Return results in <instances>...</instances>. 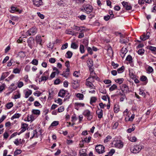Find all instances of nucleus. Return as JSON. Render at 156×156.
<instances>
[{"label": "nucleus", "mask_w": 156, "mask_h": 156, "mask_svg": "<svg viewBox=\"0 0 156 156\" xmlns=\"http://www.w3.org/2000/svg\"><path fill=\"white\" fill-rule=\"evenodd\" d=\"M83 43L85 46H87L88 44V40L87 39L84 40L83 41Z\"/></svg>", "instance_id": "e2e57ef3"}, {"label": "nucleus", "mask_w": 156, "mask_h": 156, "mask_svg": "<svg viewBox=\"0 0 156 156\" xmlns=\"http://www.w3.org/2000/svg\"><path fill=\"white\" fill-rule=\"evenodd\" d=\"M83 7V8L82 9V11L83 12L87 14H90L92 12L89 16L90 18H92L94 16V13L92 12L93 8L91 5L88 4H84Z\"/></svg>", "instance_id": "f257e3e1"}, {"label": "nucleus", "mask_w": 156, "mask_h": 156, "mask_svg": "<svg viewBox=\"0 0 156 156\" xmlns=\"http://www.w3.org/2000/svg\"><path fill=\"white\" fill-rule=\"evenodd\" d=\"M123 78H120L117 79L115 80V82L117 83H119V84H121L123 82Z\"/></svg>", "instance_id": "69168bd1"}, {"label": "nucleus", "mask_w": 156, "mask_h": 156, "mask_svg": "<svg viewBox=\"0 0 156 156\" xmlns=\"http://www.w3.org/2000/svg\"><path fill=\"white\" fill-rule=\"evenodd\" d=\"M13 103L12 102L8 103L6 104V107L8 109H10L13 106Z\"/></svg>", "instance_id": "ea45409f"}, {"label": "nucleus", "mask_w": 156, "mask_h": 156, "mask_svg": "<svg viewBox=\"0 0 156 156\" xmlns=\"http://www.w3.org/2000/svg\"><path fill=\"white\" fill-rule=\"evenodd\" d=\"M81 28H84V26L78 27L76 26H74L73 28L76 31H81Z\"/></svg>", "instance_id": "c756f323"}, {"label": "nucleus", "mask_w": 156, "mask_h": 156, "mask_svg": "<svg viewBox=\"0 0 156 156\" xmlns=\"http://www.w3.org/2000/svg\"><path fill=\"white\" fill-rule=\"evenodd\" d=\"M107 51L109 54H113V51H112V48L111 46L109 47L108 49H107Z\"/></svg>", "instance_id": "0e129e2a"}, {"label": "nucleus", "mask_w": 156, "mask_h": 156, "mask_svg": "<svg viewBox=\"0 0 156 156\" xmlns=\"http://www.w3.org/2000/svg\"><path fill=\"white\" fill-rule=\"evenodd\" d=\"M105 147L101 144L98 145L95 147V150L99 154L104 153L105 152Z\"/></svg>", "instance_id": "7ed1b4c3"}, {"label": "nucleus", "mask_w": 156, "mask_h": 156, "mask_svg": "<svg viewBox=\"0 0 156 156\" xmlns=\"http://www.w3.org/2000/svg\"><path fill=\"white\" fill-rule=\"evenodd\" d=\"M86 86L88 87H89L91 89H95V87L93 84L92 83H90L88 81H87L86 82Z\"/></svg>", "instance_id": "6ab92c4d"}, {"label": "nucleus", "mask_w": 156, "mask_h": 156, "mask_svg": "<svg viewBox=\"0 0 156 156\" xmlns=\"http://www.w3.org/2000/svg\"><path fill=\"white\" fill-rule=\"evenodd\" d=\"M31 63L34 65L37 66L38 63V60L37 59H33Z\"/></svg>", "instance_id": "8fccbe9b"}, {"label": "nucleus", "mask_w": 156, "mask_h": 156, "mask_svg": "<svg viewBox=\"0 0 156 156\" xmlns=\"http://www.w3.org/2000/svg\"><path fill=\"white\" fill-rule=\"evenodd\" d=\"M20 70L17 68L14 69L13 70V72L15 74L19 73L20 72Z\"/></svg>", "instance_id": "bf43d9fd"}, {"label": "nucleus", "mask_w": 156, "mask_h": 156, "mask_svg": "<svg viewBox=\"0 0 156 156\" xmlns=\"http://www.w3.org/2000/svg\"><path fill=\"white\" fill-rule=\"evenodd\" d=\"M145 51L144 49H139L138 51V53L140 55H143L144 52Z\"/></svg>", "instance_id": "4d7b16f0"}, {"label": "nucleus", "mask_w": 156, "mask_h": 156, "mask_svg": "<svg viewBox=\"0 0 156 156\" xmlns=\"http://www.w3.org/2000/svg\"><path fill=\"white\" fill-rule=\"evenodd\" d=\"M66 94H67V95L64 99V101L68 100L70 98V95H69V93L67 92H66Z\"/></svg>", "instance_id": "5fc2aeb1"}, {"label": "nucleus", "mask_w": 156, "mask_h": 156, "mask_svg": "<svg viewBox=\"0 0 156 156\" xmlns=\"http://www.w3.org/2000/svg\"><path fill=\"white\" fill-rule=\"evenodd\" d=\"M97 100V98L96 97H92L90 98V103L91 105L92 104V103H95L96 101Z\"/></svg>", "instance_id": "a19ab883"}, {"label": "nucleus", "mask_w": 156, "mask_h": 156, "mask_svg": "<svg viewBox=\"0 0 156 156\" xmlns=\"http://www.w3.org/2000/svg\"><path fill=\"white\" fill-rule=\"evenodd\" d=\"M80 81L78 80H73L72 81V87L73 89H76L79 86Z\"/></svg>", "instance_id": "9d476101"}, {"label": "nucleus", "mask_w": 156, "mask_h": 156, "mask_svg": "<svg viewBox=\"0 0 156 156\" xmlns=\"http://www.w3.org/2000/svg\"><path fill=\"white\" fill-rule=\"evenodd\" d=\"M124 69V66H122L121 67L117 69V71L118 73H121L123 71Z\"/></svg>", "instance_id": "864d4df0"}, {"label": "nucleus", "mask_w": 156, "mask_h": 156, "mask_svg": "<svg viewBox=\"0 0 156 156\" xmlns=\"http://www.w3.org/2000/svg\"><path fill=\"white\" fill-rule=\"evenodd\" d=\"M17 87L15 86L14 84H12L9 87V93H12L13 91L15 90L16 89Z\"/></svg>", "instance_id": "f3484780"}, {"label": "nucleus", "mask_w": 156, "mask_h": 156, "mask_svg": "<svg viewBox=\"0 0 156 156\" xmlns=\"http://www.w3.org/2000/svg\"><path fill=\"white\" fill-rule=\"evenodd\" d=\"M48 75L47 76H41L39 80V81L40 82H41L43 81H46L48 79Z\"/></svg>", "instance_id": "aec40b11"}, {"label": "nucleus", "mask_w": 156, "mask_h": 156, "mask_svg": "<svg viewBox=\"0 0 156 156\" xmlns=\"http://www.w3.org/2000/svg\"><path fill=\"white\" fill-rule=\"evenodd\" d=\"M78 47V45L76 44L75 42H72L71 45V48L73 49H76Z\"/></svg>", "instance_id": "bb28decb"}, {"label": "nucleus", "mask_w": 156, "mask_h": 156, "mask_svg": "<svg viewBox=\"0 0 156 156\" xmlns=\"http://www.w3.org/2000/svg\"><path fill=\"white\" fill-rule=\"evenodd\" d=\"M114 112L115 113H118L119 111V107L118 104H115L114 107Z\"/></svg>", "instance_id": "4be33fe9"}, {"label": "nucleus", "mask_w": 156, "mask_h": 156, "mask_svg": "<svg viewBox=\"0 0 156 156\" xmlns=\"http://www.w3.org/2000/svg\"><path fill=\"white\" fill-rule=\"evenodd\" d=\"M127 51L128 50L126 48H123L121 50V53H122V54H126V53L127 52Z\"/></svg>", "instance_id": "3c124183"}, {"label": "nucleus", "mask_w": 156, "mask_h": 156, "mask_svg": "<svg viewBox=\"0 0 156 156\" xmlns=\"http://www.w3.org/2000/svg\"><path fill=\"white\" fill-rule=\"evenodd\" d=\"M66 92H67V91L65 90L64 89L61 90L58 92V96L62 98H64Z\"/></svg>", "instance_id": "ddd939ff"}, {"label": "nucleus", "mask_w": 156, "mask_h": 156, "mask_svg": "<svg viewBox=\"0 0 156 156\" xmlns=\"http://www.w3.org/2000/svg\"><path fill=\"white\" fill-rule=\"evenodd\" d=\"M25 55V52L23 51L19 52L18 54V56L20 58H24Z\"/></svg>", "instance_id": "5701e85b"}, {"label": "nucleus", "mask_w": 156, "mask_h": 156, "mask_svg": "<svg viewBox=\"0 0 156 156\" xmlns=\"http://www.w3.org/2000/svg\"><path fill=\"white\" fill-rule=\"evenodd\" d=\"M64 110V108L63 107L61 106L59 108H58V112H61L63 111Z\"/></svg>", "instance_id": "774afa93"}, {"label": "nucleus", "mask_w": 156, "mask_h": 156, "mask_svg": "<svg viewBox=\"0 0 156 156\" xmlns=\"http://www.w3.org/2000/svg\"><path fill=\"white\" fill-rule=\"evenodd\" d=\"M32 93V91L28 89V90L26 91L25 93V97L26 98H27L29 95H30Z\"/></svg>", "instance_id": "a878e982"}, {"label": "nucleus", "mask_w": 156, "mask_h": 156, "mask_svg": "<svg viewBox=\"0 0 156 156\" xmlns=\"http://www.w3.org/2000/svg\"><path fill=\"white\" fill-rule=\"evenodd\" d=\"M72 52L70 51H68L66 53V57L67 58H70L72 57Z\"/></svg>", "instance_id": "cd10ccee"}, {"label": "nucleus", "mask_w": 156, "mask_h": 156, "mask_svg": "<svg viewBox=\"0 0 156 156\" xmlns=\"http://www.w3.org/2000/svg\"><path fill=\"white\" fill-rule=\"evenodd\" d=\"M122 91H123L125 93H126L129 91V88L127 85L125 84H123L121 88Z\"/></svg>", "instance_id": "4468645a"}, {"label": "nucleus", "mask_w": 156, "mask_h": 156, "mask_svg": "<svg viewBox=\"0 0 156 156\" xmlns=\"http://www.w3.org/2000/svg\"><path fill=\"white\" fill-rule=\"evenodd\" d=\"M60 82V80L59 79H57L54 81V84L55 85H57L59 84Z\"/></svg>", "instance_id": "338daca9"}, {"label": "nucleus", "mask_w": 156, "mask_h": 156, "mask_svg": "<svg viewBox=\"0 0 156 156\" xmlns=\"http://www.w3.org/2000/svg\"><path fill=\"white\" fill-rule=\"evenodd\" d=\"M142 148V145H135L134 147H131L130 150L131 152L136 154L139 153Z\"/></svg>", "instance_id": "f03ea898"}, {"label": "nucleus", "mask_w": 156, "mask_h": 156, "mask_svg": "<svg viewBox=\"0 0 156 156\" xmlns=\"http://www.w3.org/2000/svg\"><path fill=\"white\" fill-rule=\"evenodd\" d=\"M70 69H66L65 71L63 72L62 74H60V75L63 76L66 78L68 77L69 75V74Z\"/></svg>", "instance_id": "f8f14e48"}, {"label": "nucleus", "mask_w": 156, "mask_h": 156, "mask_svg": "<svg viewBox=\"0 0 156 156\" xmlns=\"http://www.w3.org/2000/svg\"><path fill=\"white\" fill-rule=\"evenodd\" d=\"M87 81H88L90 83H93L94 81V80L93 77L91 76V75L86 80Z\"/></svg>", "instance_id": "7c9ffc66"}, {"label": "nucleus", "mask_w": 156, "mask_h": 156, "mask_svg": "<svg viewBox=\"0 0 156 156\" xmlns=\"http://www.w3.org/2000/svg\"><path fill=\"white\" fill-rule=\"evenodd\" d=\"M115 147L119 148H122L123 146V143L121 140H118L114 144Z\"/></svg>", "instance_id": "9b49d317"}, {"label": "nucleus", "mask_w": 156, "mask_h": 156, "mask_svg": "<svg viewBox=\"0 0 156 156\" xmlns=\"http://www.w3.org/2000/svg\"><path fill=\"white\" fill-rule=\"evenodd\" d=\"M27 42L28 44V46L30 48L32 49L33 48V46L34 45L35 42L34 39L33 38L30 37L28 39Z\"/></svg>", "instance_id": "0eeeda50"}, {"label": "nucleus", "mask_w": 156, "mask_h": 156, "mask_svg": "<svg viewBox=\"0 0 156 156\" xmlns=\"http://www.w3.org/2000/svg\"><path fill=\"white\" fill-rule=\"evenodd\" d=\"M153 68L149 66L147 68V73H152L153 71Z\"/></svg>", "instance_id": "37998d69"}, {"label": "nucleus", "mask_w": 156, "mask_h": 156, "mask_svg": "<svg viewBox=\"0 0 156 156\" xmlns=\"http://www.w3.org/2000/svg\"><path fill=\"white\" fill-rule=\"evenodd\" d=\"M88 67H92L93 66V62L92 60L90 58H89L87 61Z\"/></svg>", "instance_id": "393cba45"}, {"label": "nucleus", "mask_w": 156, "mask_h": 156, "mask_svg": "<svg viewBox=\"0 0 156 156\" xmlns=\"http://www.w3.org/2000/svg\"><path fill=\"white\" fill-rule=\"evenodd\" d=\"M34 5L36 6L39 7L43 5L42 0H32Z\"/></svg>", "instance_id": "1a4fd4ad"}, {"label": "nucleus", "mask_w": 156, "mask_h": 156, "mask_svg": "<svg viewBox=\"0 0 156 156\" xmlns=\"http://www.w3.org/2000/svg\"><path fill=\"white\" fill-rule=\"evenodd\" d=\"M32 112L33 114L37 115H39L41 113L40 110L38 109H34L32 110Z\"/></svg>", "instance_id": "b1692460"}, {"label": "nucleus", "mask_w": 156, "mask_h": 156, "mask_svg": "<svg viewBox=\"0 0 156 156\" xmlns=\"http://www.w3.org/2000/svg\"><path fill=\"white\" fill-rule=\"evenodd\" d=\"M76 97L80 100H83V99L84 95L83 94L80 93H78L76 95Z\"/></svg>", "instance_id": "c85d7f7f"}, {"label": "nucleus", "mask_w": 156, "mask_h": 156, "mask_svg": "<svg viewBox=\"0 0 156 156\" xmlns=\"http://www.w3.org/2000/svg\"><path fill=\"white\" fill-rule=\"evenodd\" d=\"M123 6L126 10H129L132 9V7L130 5L128 4V2H126L123 1L121 3Z\"/></svg>", "instance_id": "6e6552de"}, {"label": "nucleus", "mask_w": 156, "mask_h": 156, "mask_svg": "<svg viewBox=\"0 0 156 156\" xmlns=\"http://www.w3.org/2000/svg\"><path fill=\"white\" fill-rule=\"evenodd\" d=\"M58 124L59 122L58 121H54L52 123L50 126H56L58 125Z\"/></svg>", "instance_id": "de8ad7c7"}, {"label": "nucleus", "mask_w": 156, "mask_h": 156, "mask_svg": "<svg viewBox=\"0 0 156 156\" xmlns=\"http://www.w3.org/2000/svg\"><path fill=\"white\" fill-rule=\"evenodd\" d=\"M139 94L140 95H142V96L145 97L146 96V94L144 92V90L141 89L139 90Z\"/></svg>", "instance_id": "49530a36"}, {"label": "nucleus", "mask_w": 156, "mask_h": 156, "mask_svg": "<svg viewBox=\"0 0 156 156\" xmlns=\"http://www.w3.org/2000/svg\"><path fill=\"white\" fill-rule=\"evenodd\" d=\"M9 74V73L8 72L3 73L1 76L0 80H4L6 77H7L8 76Z\"/></svg>", "instance_id": "412c9836"}, {"label": "nucleus", "mask_w": 156, "mask_h": 156, "mask_svg": "<svg viewBox=\"0 0 156 156\" xmlns=\"http://www.w3.org/2000/svg\"><path fill=\"white\" fill-rule=\"evenodd\" d=\"M78 17L80 18L81 20H85L86 19V16L85 15H82L81 16H78Z\"/></svg>", "instance_id": "13d9d810"}, {"label": "nucleus", "mask_w": 156, "mask_h": 156, "mask_svg": "<svg viewBox=\"0 0 156 156\" xmlns=\"http://www.w3.org/2000/svg\"><path fill=\"white\" fill-rule=\"evenodd\" d=\"M125 99H126V100H127V99L126 97V94L124 95L123 96H122V97L120 98V99H119L120 101V102L123 101Z\"/></svg>", "instance_id": "680f3d73"}, {"label": "nucleus", "mask_w": 156, "mask_h": 156, "mask_svg": "<svg viewBox=\"0 0 156 156\" xmlns=\"http://www.w3.org/2000/svg\"><path fill=\"white\" fill-rule=\"evenodd\" d=\"M112 137L110 136H108L104 140V143L107 142L110 140L111 139Z\"/></svg>", "instance_id": "603ef678"}, {"label": "nucleus", "mask_w": 156, "mask_h": 156, "mask_svg": "<svg viewBox=\"0 0 156 156\" xmlns=\"http://www.w3.org/2000/svg\"><path fill=\"white\" fill-rule=\"evenodd\" d=\"M84 30L82 29L80 31L79 33V34L78 36V37L80 38H81L84 37L83 31Z\"/></svg>", "instance_id": "4c0bfd02"}, {"label": "nucleus", "mask_w": 156, "mask_h": 156, "mask_svg": "<svg viewBox=\"0 0 156 156\" xmlns=\"http://www.w3.org/2000/svg\"><path fill=\"white\" fill-rule=\"evenodd\" d=\"M96 113L98 115V117L99 119L103 117V110L98 108V110L96 112Z\"/></svg>", "instance_id": "2eb2a0df"}, {"label": "nucleus", "mask_w": 156, "mask_h": 156, "mask_svg": "<svg viewBox=\"0 0 156 156\" xmlns=\"http://www.w3.org/2000/svg\"><path fill=\"white\" fill-rule=\"evenodd\" d=\"M91 76H92V77H93V78H94V80L95 79L97 80H99L98 77L97 75H96V74L95 73H91Z\"/></svg>", "instance_id": "a18cd8bd"}, {"label": "nucleus", "mask_w": 156, "mask_h": 156, "mask_svg": "<svg viewBox=\"0 0 156 156\" xmlns=\"http://www.w3.org/2000/svg\"><path fill=\"white\" fill-rule=\"evenodd\" d=\"M16 93V94L14 95V99H17L20 98V91L19 90H17L15 92Z\"/></svg>", "instance_id": "2f4dec72"}, {"label": "nucleus", "mask_w": 156, "mask_h": 156, "mask_svg": "<svg viewBox=\"0 0 156 156\" xmlns=\"http://www.w3.org/2000/svg\"><path fill=\"white\" fill-rule=\"evenodd\" d=\"M126 60V61H129L130 63L133 62L132 57L130 55H129L127 56Z\"/></svg>", "instance_id": "f704fd0d"}, {"label": "nucleus", "mask_w": 156, "mask_h": 156, "mask_svg": "<svg viewBox=\"0 0 156 156\" xmlns=\"http://www.w3.org/2000/svg\"><path fill=\"white\" fill-rule=\"evenodd\" d=\"M129 140L132 142H135L136 141L137 138L135 136H133L130 137Z\"/></svg>", "instance_id": "c03bdc74"}, {"label": "nucleus", "mask_w": 156, "mask_h": 156, "mask_svg": "<svg viewBox=\"0 0 156 156\" xmlns=\"http://www.w3.org/2000/svg\"><path fill=\"white\" fill-rule=\"evenodd\" d=\"M80 51L81 53H83L85 52L84 48L83 45L81 44L80 46Z\"/></svg>", "instance_id": "58836bf2"}, {"label": "nucleus", "mask_w": 156, "mask_h": 156, "mask_svg": "<svg viewBox=\"0 0 156 156\" xmlns=\"http://www.w3.org/2000/svg\"><path fill=\"white\" fill-rule=\"evenodd\" d=\"M21 115L19 113H16L13 115L11 118V120H13L14 119L16 118H18Z\"/></svg>", "instance_id": "e433bc0d"}, {"label": "nucleus", "mask_w": 156, "mask_h": 156, "mask_svg": "<svg viewBox=\"0 0 156 156\" xmlns=\"http://www.w3.org/2000/svg\"><path fill=\"white\" fill-rule=\"evenodd\" d=\"M140 80L142 81L146 82L145 84H146L147 82V77L144 76H142L140 78Z\"/></svg>", "instance_id": "c9c22d12"}, {"label": "nucleus", "mask_w": 156, "mask_h": 156, "mask_svg": "<svg viewBox=\"0 0 156 156\" xmlns=\"http://www.w3.org/2000/svg\"><path fill=\"white\" fill-rule=\"evenodd\" d=\"M117 87L115 84H113L109 88L110 91H112L117 89Z\"/></svg>", "instance_id": "473e14b6"}, {"label": "nucleus", "mask_w": 156, "mask_h": 156, "mask_svg": "<svg viewBox=\"0 0 156 156\" xmlns=\"http://www.w3.org/2000/svg\"><path fill=\"white\" fill-rule=\"evenodd\" d=\"M58 4L59 6H64L65 4V1H64L60 0L58 2Z\"/></svg>", "instance_id": "72a5a7b5"}, {"label": "nucleus", "mask_w": 156, "mask_h": 156, "mask_svg": "<svg viewBox=\"0 0 156 156\" xmlns=\"http://www.w3.org/2000/svg\"><path fill=\"white\" fill-rule=\"evenodd\" d=\"M148 47V49L151 51L153 52L156 51V47L152 46H149Z\"/></svg>", "instance_id": "09e8293b"}, {"label": "nucleus", "mask_w": 156, "mask_h": 156, "mask_svg": "<svg viewBox=\"0 0 156 156\" xmlns=\"http://www.w3.org/2000/svg\"><path fill=\"white\" fill-rule=\"evenodd\" d=\"M115 150L114 149H112L108 153V156L109 155L110 156H112L113 155V154L115 153Z\"/></svg>", "instance_id": "6e6d98bb"}, {"label": "nucleus", "mask_w": 156, "mask_h": 156, "mask_svg": "<svg viewBox=\"0 0 156 156\" xmlns=\"http://www.w3.org/2000/svg\"><path fill=\"white\" fill-rule=\"evenodd\" d=\"M129 41V40L127 38H126L125 39H123L122 37L121 36L120 37V39L119 42L121 44H126Z\"/></svg>", "instance_id": "a211bd4d"}, {"label": "nucleus", "mask_w": 156, "mask_h": 156, "mask_svg": "<svg viewBox=\"0 0 156 156\" xmlns=\"http://www.w3.org/2000/svg\"><path fill=\"white\" fill-rule=\"evenodd\" d=\"M79 155V156H88L87 154L85 153L83 150L80 151Z\"/></svg>", "instance_id": "79ce46f5"}, {"label": "nucleus", "mask_w": 156, "mask_h": 156, "mask_svg": "<svg viewBox=\"0 0 156 156\" xmlns=\"http://www.w3.org/2000/svg\"><path fill=\"white\" fill-rule=\"evenodd\" d=\"M83 115L89 120H90L92 118V115H91L90 111L88 109L85 110L83 112Z\"/></svg>", "instance_id": "20e7f679"}, {"label": "nucleus", "mask_w": 156, "mask_h": 156, "mask_svg": "<svg viewBox=\"0 0 156 156\" xmlns=\"http://www.w3.org/2000/svg\"><path fill=\"white\" fill-rule=\"evenodd\" d=\"M87 51L89 54H90L91 55H92L93 53V51H92V49L91 48L89 47H87Z\"/></svg>", "instance_id": "052dcab7"}, {"label": "nucleus", "mask_w": 156, "mask_h": 156, "mask_svg": "<svg viewBox=\"0 0 156 156\" xmlns=\"http://www.w3.org/2000/svg\"><path fill=\"white\" fill-rule=\"evenodd\" d=\"M37 29L35 28L32 27L28 30L26 33L27 36L34 35L37 33Z\"/></svg>", "instance_id": "39448f33"}, {"label": "nucleus", "mask_w": 156, "mask_h": 156, "mask_svg": "<svg viewBox=\"0 0 156 156\" xmlns=\"http://www.w3.org/2000/svg\"><path fill=\"white\" fill-rule=\"evenodd\" d=\"M150 34V32H147L146 34L144 33L143 34L140 36V39L142 41H145L149 38Z\"/></svg>", "instance_id": "423d86ee"}, {"label": "nucleus", "mask_w": 156, "mask_h": 156, "mask_svg": "<svg viewBox=\"0 0 156 156\" xmlns=\"http://www.w3.org/2000/svg\"><path fill=\"white\" fill-rule=\"evenodd\" d=\"M36 41L37 43L41 45H42L41 43L42 41V40L40 35H38L36 36Z\"/></svg>", "instance_id": "dca6fc26"}]
</instances>
